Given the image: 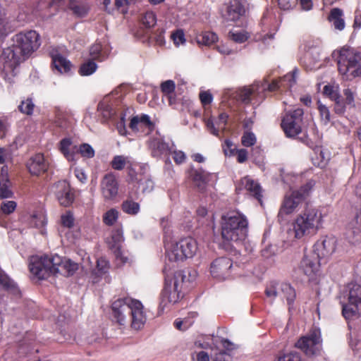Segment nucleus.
Wrapping results in <instances>:
<instances>
[{
	"label": "nucleus",
	"mask_w": 361,
	"mask_h": 361,
	"mask_svg": "<svg viewBox=\"0 0 361 361\" xmlns=\"http://www.w3.org/2000/svg\"><path fill=\"white\" fill-rule=\"evenodd\" d=\"M274 361H302V358L300 353L295 350L280 351Z\"/></svg>",
	"instance_id": "a19ab883"
},
{
	"label": "nucleus",
	"mask_w": 361,
	"mask_h": 361,
	"mask_svg": "<svg viewBox=\"0 0 361 361\" xmlns=\"http://www.w3.org/2000/svg\"><path fill=\"white\" fill-rule=\"evenodd\" d=\"M240 185L244 188L250 196L262 202V189L258 182L247 176L240 179Z\"/></svg>",
	"instance_id": "393cba45"
},
{
	"label": "nucleus",
	"mask_w": 361,
	"mask_h": 361,
	"mask_svg": "<svg viewBox=\"0 0 361 361\" xmlns=\"http://www.w3.org/2000/svg\"><path fill=\"white\" fill-rule=\"evenodd\" d=\"M59 149L68 161H75V156L77 146L73 145L71 138L65 137L62 139L59 142Z\"/></svg>",
	"instance_id": "c85d7f7f"
},
{
	"label": "nucleus",
	"mask_w": 361,
	"mask_h": 361,
	"mask_svg": "<svg viewBox=\"0 0 361 361\" xmlns=\"http://www.w3.org/2000/svg\"><path fill=\"white\" fill-rule=\"evenodd\" d=\"M322 221V214L315 208H307L293 223L295 237L300 239L316 233Z\"/></svg>",
	"instance_id": "39448f33"
},
{
	"label": "nucleus",
	"mask_w": 361,
	"mask_h": 361,
	"mask_svg": "<svg viewBox=\"0 0 361 361\" xmlns=\"http://www.w3.org/2000/svg\"><path fill=\"white\" fill-rule=\"evenodd\" d=\"M298 4V0H278L279 7L283 11L293 9Z\"/></svg>",
	"instance_id": "680f3d73"
},
{
	"label": "nucleus",
	"mask_w": 361,
	"mask_h": 361,
	"mask_svg": "<svg viewBox=\"0 0 361 361\" xmlns=\"http://www.w3.org/2000/svg\"><path fill=\"white\" fill-rule=\"evenodd\" d=\"M109 269V262L104 257H99L97 260L96 274L100 276L106 272Z\"/></svg>",
	"instance_id": "603ef678"
},
{
	"label": "nucleus",
	"mask_w": 361,
	"mask_h": 361,
	"mask_svg": "<svg viewBox=\"0 0 361 361\" xmlns=\"http://www.w3.org/2000/svg\"><path fill=\"white\" fill-rule=\"evenodd\" d=\"M257 142V137L254 133L250 130H245L241 137V144L245 147L254 146Z\"/></svg>",
	"instance_id": "09e8293b"
},
{
	"label": "nucleus",
	"mask_w": 361,
	"mask_h": 361,
	"mask_svg": "<svg viewBox=\"0 0 361 361\" xmlns=\"http://www.w3.org/2000/svg\"><path fill=\"white\" fill-rule=\"evenodd\" d=\"M245 13L243 4L239 0H231L223 13V17L228 21H236Z\"/></svg>",
	"instance_id": "5701e85b"
},
{
	"label": "nucleus",
	"mask_w": 361,
	"mask_h": 361,
	"mask_svg": "<svg viewBox=\"0 0 361 361\" xmlns=\"http://www.w3.org/2000/svg\"><path fill=\"white\" fill-rule=\"evenodd\" d=\"M35 105L32 101V99L27 97L26 99L22 100L20 104L18 105V111L25 115L31 116L33 114Z\"/></svg>",
	"instance_id": "c03bdc74"
},
{
	"label": "nucleus",
	"mask_w": 361,
	"mask_h": 361,
	"mask_svg": "<svg viewBox=\"0 0 361 361\" xmlns=\"http://www.w3.org/2000/svg\"><path fill=\"white\" fill-rule=\"evenodd\" d=\"M336 238L333 236H324L314 245L312 252L321 259L329 257L336 250Z\"/></svg>",
	"instance_id": "dca6fc26"
},
{
	"label": "nucleus",
	"mask_w": 361,
	"mask_h": 361,
	"mask_svg": "<svg viewBox=\"0 0 361 361\" xmlns=\"http://www.w3.org/2000/svg\"><path fill=\"white\" fill-rule=\"evenodd\" d=\"M137 183H139L140 185L142 186V191L144 193L149 192L154 188V182L150 178L147 176H144L143 178L139 180V182Z\"/></svg>",
	"instance_id": "4d7b16f0"
},
{
	"label": "nucleus",
	"mask_w": 361,
	"mask_h": 361,
	"mask_svg": "<svg viewBox=\"0 0 361 361\" xmlns=\"http://www.w3.org/2000/svg\"><path fill=\"white\" fill-rule=\"evenodd\" d=\"M340 74L345 80L361 77V54L350 47L340 49Z\"/></svg>",
	"instance_id": "423d86ee"
},
{
	"label": "nucleus",
	"mask_w": 361,
	"mask_h": 361,
	"mask_svg": "<svg viewBox=\"0 0 361 361\" xmlns=\"http://www.w3.org/2000/svg\"><path fill=\"white\" fill-rule=\"evenodd\" d=\"M11 183L7 175H1L0 178V199L11 197Z\"/></svg>",
	"instance_id": "37998d69"
},
{
	"label": "nucleus",
	"mask_w": 361,
	"mask_h": 361,
	"mask_svg": "<svg viewBox=\"0 0 361 361\" xmlns=\"http://www.w3.org/2000/svg\"><path fill=\"white\" fill-rule=\"evenodd\" d=\"M295 72L293 71L292 73H288L279 80H274L271 83L263 82L261 85H257V87H264L263 94L267 96V92H274L276 91L281 86H285L283 82H288V83L286 85L288 87H291L295 82Z\"/></svg>",
	"instance_id": "b1692460"
},
{
	"label": "nucleus",
	"mask_w": 361,
	"mask_h": 361,
	"mask_svg": "<svg viewBox=\"0 0 361 361\" xmlns=\"http://www.w3.org/2000/svg\"><path fill=\"white\" fill-rule=\"evenodd\" d=\"M220 228L224 241H243L247 235L248 220L238 210L228 211L221 216Z\"/></svg>",
	"instance_id": "7ed1b4c3"
},
{
	"label": "nucleus",
	"mask_w": 361,
	"mask_h": 361,
	"mask_svg": "<svg viewBox=\"0 0 361 361\" xmlns=\"http://www.w3.org/2000/svg\"><path fill=\"white\" fill-rule=\"evenodd\" d=\"M118 182L114 173H106L100 182V190L104 200H114L118 195Z\"/></svg>",
	"instance_id": "4468645a"
},
{
	"label": "nucleus",
	"mask_w": 361,
	"mask_h": 361,
	"mask_svg": "<svg viewBox=\"0 0 361 361\" xmlns=\"http://www.w3.org/2000/svg\"><path fill=\"white\" fill-rule=\"evenodd\" d=\"M26 166L32 175L39 176L47 171L49 163L45 159L43 154L37 153L30 158Z\"/></svg>",
	"instance_id": "4be33fe9"
},
{
	"label": "nucleus",
	"mask_w": 361,
	"mask_h": 361,
	"mask_svg": "<svg viewBox=\"0 0 361 361\" xmlns=\"http://www.w3.org/2000/svg\"><path fill=\"white\" fill-rule=\"evenodd\" d=\"M74 217L73 214L71 212H67L66 214H63L61 217V225L63 227H66L71 228L74 225Z\"/></svg>",
	"instance_id": "052dcab7"
},
{
	"label": "nucleus",
	"mask_w": 361,
	"mask_h": 361,
	"mask_svg": "<svg viewBox=\"0 0 361 361\" xmlns=\"http://www.w3.org/2000/svg\"><path fill=\"white\" fill-rule=\"evenodd\" d=\"M185 279L186 275L181 270L176 271L173 278L165 276L164 286L160 295L159 308L163 310L169 305L178 302L183 297L182 286Z\"/></svg>",
	"instance_id": "20e7f679"
},
{
	"label": "nucleus",
	"mask_w": 361,
	"mask_h": 361,
	"mask_svg": "<svg viewBox=\"0 0 361 361\" xmlns=\"http://www.w3.org/2000/svg\"><path fill=\"white\" fill-rule=\"evenodd\" d=\"M324 94L329 97L335 104H338V93L334 90V87L329 85H325L323 90Z\"/></svg>",
	"instance_id": "bf43d9fd"
},
{
	"label": "nucleus",
	"mask_w": 361,
	"mask_h": 361,
	"mask_svg": "<svg viewBox=\"0 0 361 361\" xmlns=\"http://www.w3.org/2000/svg\"><path fill=\"white\" fill-rule=\"evenodd\" d=\"M199 96L201 103L204 106L209 105L212 102L213 97L209 91L201 92Z\"/></svg>",
	"instance_id": "338daca9"
},
{
	"label": "nucleus",
	"mask_w": 361,
	"mask_h": 361,
	"mask_svg": "<svg viewBox=\"0 0 361 361\" xmlns=\"http://www.w3.org/2000/svg\"><path fill=\"white\" fill-rule=\"evenodd\" d=\"M53 67L61 73H66L71 71V63L61 54L52 56Z\"/></svg>",
	"instance_id": "473e14b6"
},
{
	"label": "nucleus",
	"mask_w": 361,
	"mask_h": 361,
	"mask_svg": "<svg viewBox=\"0 0 361 361\" xmlns=\"http://www.w3.org/2000/svg\"><path fill=\"white\" fill-rule=\"evenodd\" d=\"M68 8L78 17L85 16L90 10V6L87 3L78 2L75 0H71L68 4Z\"/></svg>",
	"instance_id": "e433bc0d"
},
{
	"label": "nucleus",
	"mask_w": 361,
	"mask_h": 361,
	"mask_svg": "<svg viewBox=\"0 0 361 361\" xmlns=\"http://www.w3.org/2000/svg\"><path fill=\"white\" fill-rule=\"evenodd\" d=\"M118 212L116 209H111L103 215V222L107 226H113L118 219Z\"/></svg>",
	"instance_id": "8fccbe9b"
},
{
	"label": "nucleus",
	"mask_w": 361,
	"mask_h": 361,
	"mask_svg": "<svg viewBox=\"0 0 361 361\" xmlns=\"http://www.w3.org/2000/svg\"><path fill=\"white\" fill-rule=\"evenodd\" d=\"M210 357L212 361H230L231 360L229 353L219 348L212 349Z\"/></svg>",
	"instance_id": "a18cd8bd"
},
{
	"label": "nucleus",
	"mask_w": 361,
	"mask_h": 361,
	"mask_svg": "<svg viewBox=\"0 0 361 361\" xmlns=\"http://www.w3.org/2000/svg\"><path fill=\"white\" fill-rule=\"evenodd\" d=\"M123 230L120 227L115 228L111 231V238L108 241L109 247L114 255L121 254V246L123 242Z\"/></svg>",
	"instance_id": "cd10ccee"
},
{
	"label": "nucleus",
	"mask_w": 361,
	"mask_h": 361,
	"mask_svg": "<svg viewBox=\"0 0 361 361\" xmlns=\"http://www.w3.org/2000/svg\"><path fill=\"white\" fill-rule=\"evenodd\" d=\"M280 289L286 298L289 310L293 307L295 300L296 298L295 290L289 283H282L280 285Z\"/></svg>",
	"instance_id": "c9c22d12"
},
{
	"label": "nucleus",
	"mask_w": 361,
	"mask_h": 361,
	"mask_svg": "<svg viewBox=\"0 0 361 361\" xmlns=\"http://www.w3.org/2000/svg\"><path fill=\"white\" fill-rule=\"evenodd\" d=\"M328 20L333 22L335 29H338V8H334L328 16Z\"/></svg>",
	"instance_id": "69168bd1"
},
{
	"label": "nucleus",
	"mask_w": 361,
	"mask_h": 361,
	"mask_svg": "<svg viewBox=\"0 0 361 361\" xmlns=\"http://www.w3.org/2000/svg\"><path fill=\"white\" fill-rule=\"evenodd\" d=\"M197 241L191 237L181 238L177 242L169 252L170 261H183L188 258H192L197 252Z\"/></svg>",
	"instance_id": "9d476101"
},
{
	"label": "nucleus",
	"mask_w": 361,
	"mask_h": 361,
	"mask_svg": "<svg viewBox=\"0 0 361 361\" xmlns=\"http://www.w3.org/2000/svg\"><path fill=\"white\" fill-rule=\"evenodd\" d=\"M121 207L124 213L131 216L137 215L140 210V204L135 202L130 194L128 195L127 199L122 202Z\"/></svg>",
	"instance_id": "72a5a7b5"
},
{
	"label": "nucleus",
	"mask_w": 361,
	"mask_h": 361,
	"mask_svg": "<svg viewBox=\"0 0 361 361\" xmlns=\"http://www.w3.org/2000/svg\"><path fill=\"white\" fill-rule=\"evenodd\" d=\"M299 140L313 149L311 160L315 166L323 168L326 165L329 158L325 156V153L323 152L321 147L317 146L308 135L305 134L301 136V137H299Z\"/></svg>",
	"instance_id": "6ab92c4d"
},
{
	"label": "nucleus",
	"mask_w": 361,
	"mask_h": 361,
	"mask_svg": "<svg viewBox=\"0 0 361 361\" xmlns=\"http://www.w3.org/2000/svg\"><path fill=\"white\" fill-rule=\"evenodd\" d=\"M277 286L278 283L275 281H271L267 285L264 291L267 297L274 299L277 296Z\"/></svg>",
	"instance_id": "e2e57ef3"
},
{
	"label": "nucleus",
	"mask_w": 361,
	"mask_h": 361,
	"mask_svg": "<svg viewBox=\"0 0 361 361\" xmlns=\"http://www.w3.org/2000/svg\"><path fill=\"white\" fill-rule=\"evenodd\" d=\"M161 91L164 95L173 94L175 92L176 84L173 80H168L161 84Z\"/></svg>",
	"instance_id": "5fc2aeb1"
},
{
	"label": "nucleus",
	"mask_w": 361,
	"mask_h": 361,
	"mask_svg": "<svg viewBox=\"0 0 361 361\" xmlns=\"http://www.w3.org/2000/svg\"><path fill=\"white\" fill-rule=\"evenodd\" d=\"M228 120V115L226 113H221L216 119L212 116L204 118L203 121L207 130L213 135L220 137L219 130H224Z\"/></svg>",
	"instance_id": "412c9836"
},
{
	"label": "nucleus",
	"mask_w": 361,
	"mask_h": 361,
	"mask_svg": "<svg viewBox=\"0 0 361 361\" xmlns=\"http://www.w3.org/2000/svg\"><path fill=\"white\" fill-rule=\"evenodd\" d=\"M342 314L347 320L358 318L361 314V302L348 300L347 304L343 305Z\"/></svg>",
	"instance_id": "7c9ffc66"
},
{
	"label": "nucleus",
	"mask_w": 361,
	"mask_h": 361,
	"mask_svg": "<svg viewBox=\"0 0 361 361\" xmlns=\"http://www.w3.org/2000/svg\"><path fill=\"white\" fill-rule=\"evenodd\" d=\"M13 44L3 50L4 78L9 83L14 82V78L19 65L28 59L41 45L40 36L35 30H28L16 34Z\"/></svg>",
	"instance_id": "f257e3e1"
},
{
	"label": "nucleus",
	"mask_w": 361,
	"mask_h": 361,
	"mask_svg": "<svg viewBox=\"0 0 361 361\" xmlns=\"http://www.w3.org/2000/svg\"><path fill=\"white\" fill-rule=\"evenodd\" d=\"M222 149L225 156L231 157L235 154L236 147L230 139H226L222 144Z\"/></svg>",
	"instance_id": "864d4df0"
},
{
	"label": "nucleus",
	"mask_w": 361,
	"mask_h": 361,
	"mask_svg": "<svg viewBox=\"0 0 361 361\" xmlns=\"http://www.w3.org/2000/svg\"><path fill=\"white\" fill-rule=\"evenodd\" d=\"M17 207L15 201H4L1 204V210L5 214H10L13 213Z\"/></svg>",
	"instance_id": "13d9d810"
},
{
	"label": "nucleus",
	"mask_w": 361,
	"mask_h": 361,
	"mask_svg": "<svg viewBox=\"0 0 361 361\" xmlns=\"http://www.w3.org/2000/svg\"><path fill=\"white\" fill-rule=\"evenodd\" d=\"M97 68V65L93 60H88L87 61L83 63L79 69V73L81 75H90L92 74Z\"/></svg>",
	"instance_id": "49530a36"
},
{
	"label": "nucleus",
	"mask_w": 361,
	"mask_h": 361,
	"mask_svg": "<svg viewBox=\"0 0 361 361\" xmlns=\"http://www.w3.org/2000/svg\"><path fill=\"white\" fill-rule=\"evenodd\" d=\"M53 274H59L64 276L73 275L78 269V264L70 259H63L58 255H52Z\"/></svg>",
	"instance_id": "a211bd4d"
},
{
	"label": "nucleus",
	"mask_w": 361,
	"mask_h": 361,
	"mask_svg": "<svg viewBox=\"0 0 361 361\" xmlns=\"http://www.w3.org/2000/svg\"><path fill=\"white\" fill-rule=\"evenodd\" d=\"M52 256H32L30 259L29 269L38 279H46L53 274Z\"/></svg>",
	"instance_id": "9b49d317"
},
{
	"label": "nucleus",
	"mask_w": 361,
	"mask_h": 361,
	"mask_svg": "<svg viewBox=\"0 0 361 361\" xmlns=\"http://www.w3.org/2000/svg\"><path fill=\"white\" fill-rule=\"evenodd\" d=\"M346 239L352 244L361 242V209L356 210L350 219L345 233Z\"/></svg>",
	"instance_id": "2eb2a0df"
},
{
	"label": "nucleus",
	"mask_w": 361,
	"mask_h": 361,
	"mask_svg": "<svg viewBox=\"0 0 361 361\" xmlns=\"http://www.w3.org/2000/svg\"><path fill=\"white\" fill-rule=\"evenodd\" d=\"M141 23L147 28L154 27L157 23L156 14L151 11L145 12L141 18Z\"/></svg>",
	"instance_id": "de8ad7c7"
},
{
	"label": "nucleus",
	"mask_w": 361,
	"mask_h": 361,
	"mask_svg": "<svg viewBox=\"0 0 361 361\" xmlns=\"http://www.w3.org/2000/svg\"><path fill=\"white\" fill-rule=\"evenodd\" d=\"M76 153H80L82 157L87 159H91L94 157L95 152L92 147L87 144L83 143L79 146V147L76 149Z\"/></svg>",
	"instance_id": "3c124183"
},
{
	"label": "nucleus",
	"mask_w": 361,
	"mask_h": 361,
	"mask_svg": "<svg viewBox=\"0 0 361 361\" xmlns=\"http://www.w3.org/2000/svg\"><path fill=\"white\" fill-rule=\"evenodd\" d=\"M0 290H3L16 298L21 297V291L18 284L1 271H0Z\"/></svg>",
	"instance_id": "a878e982"
},
{
	"label": "nucleus",
	"mask_w": 361,
	"mask_h": 361,
	"mask_svg": "<svg viewBox=\"0 0 361 361\" xmlns=\"http://www.w3.org/2000/svg\"><path fill=\"white\" fill-rule=\"evenodd\" d=\"M318 110L321 116L322 121L325 125L329 123L331 121V114L329 109L324 104L318 102Z\"/></svg>",
	"instance_id": "6e6d98bb"
},
{
	"label": "nucleus",
	"mask_w": 361,
	"mask_h": 361,
	"mask_svg": "<svg viewBox=\"0 0 361 361\" xmlns=\"http://www.w3.org/2000/svg\"><path fill=\"white\" fill-rule=\"evenodd\" d=\"M321 260L313 252L305 255L299 264L298 271L305 275L309 281H312L319 271Z\"/></svg>",
	"instance_id": "ddd939ff"
},
{
	"label": "nucleus",
	"mask_w": 361,
	"mask_h": 361,
	"mask_svg": "<svg viewBox=\"0 0 361 361\" xmlns=\"http://www.w3.org/2000/svg\"><path fill=\"white\" fill-rule=\"evenodd\" d=\"M348 298V300L355 302H361V286L355 283H350L343 292Z\"/></svg>",
	"instance_id": "f704fd0d"
},
{
	"label": "nucleus",
	"mask_w": 361,
	"mask_h": 361,
	"mask_svg": "<svg viewBox=\"0 0 361 361\" xmlns=\"http://www.w3.org/2000/svg\"><path fill=\"white\" fill-rule=\"evenodd\" d=\"M97 110L106 121L111 119L116 114L115 109L106 99H103L98 104Z\"/></svg>",
	"instance_id": "4c0bfd02"
},
{
	"label": "nucleus",
	"mask_w": 361,
	"mask_h": 361,
	"mask_svg": "<svg viewBox=\"0 0 361 361\" xmlns=\"http://www.w3.org/2000/svg\"><path fill=\"white\" fill-rule=\"evenodd\" d=\"M129 128L135 133L140 132L145 135H149L154 131L155 125L148 115L141 114L135 116L130 119Z\"/></svg>",
	"instance_id": "aec40b11"
},
{
	"label": "nucleus",
	"mask_w": 361,
	"mask_h": 361,
	"mask_svg": "<svg viewBox=\"0 0 361 361\" xmlns=\"http://www.w3.org/2000/svg\"><path fill=\"white\" fill-rule=\"evenodd\" d=\"M231 37L232 40L238 43L245 42L247 39V36L245 33L239 32H232L231 34Z\"/></svg>",
	"instance_id": "774afa93"
},
{
	"label": "nucleus",
	"mask_w": 361,
	"mask_h": 361,
	"mask_svg": "<svg viewBox=\"0 0 361 361\" xmlns=\"http://www.w3.org/2000/svg\"><path fill=\"white\" fill-rule=\"evenodd\" d=\"M315 185L314 180H308L298 190L286 195L281 205L279 215H288L294 212L310 196Z\"/></svg>",
	"instance_id": "0eeeda50"
},
{
	"label": "nucleus",
	"mask_w": 361,
	"mask_h": 361,
	"mask_svg": "<svg viewBox=\"0 0 361 361\" xmlns=\"http://www.w3.org/2000/svg\"><path fill=\"white\" fill-rule=\"evenodd\" d=\"M295 346L300 349L308 357L319 355L322 348L320 329L313 326L307 335L298 339Z\"/></svg>",
	"instance_id": "1a4fd4ad"
},
{
	"label": "nucleus",
	"mask_w": 361,
	"mask_h": 361,
	"mask_svg": "<svg viewBox=\"0 0 361 361\" xmlns=\"http://www.w3.org/2000/svg\"><path fill=\"white\" fill-rule=\"evenodd\" d=\"M90 56L91 60L102 61L107 57V54L102 49V45L100 43H95L90 48Z\"/></svg>",
	"instance_id": "79ce46f5"
},
{
	"label": "nucleus",
	"mask_w": 361,
	"mask_h": 361,
	"mask_svg": "<svg viewBox=\"0 0 361 361\" xmlns=\"http://www.w3.org/2000/svg\"><path fill=\"white\" fill-rule=\"evenodd\" d=\"M233 266L232 260L228 257H219L214 259L210 266V272L214 278L224 280L230 276Z\"/></svg>",
	"instance_id": "f3484780"
},
{
	"label": "nucleus",
	"mask_w": 361,
	"mask_h": 361,
	"mask_svg": "<svg viewBox=\"0 0 361 361\" xmlns=\"http://www.w3.org/2000/svg\"><path fill=\"white\" fill-rule=\"evenodd\" d=\"M304 111L298 108L286 112L282 118L281 127L285 135L289 138H296L302 131Z\"/></svg>",
	"instance_id": "6e6552de"
},
{
	"label": "nucleus",
	"mask_w": 361,
	"mask_h": 361,
	"mask_svg": "<svg viewBox=\"0 0 361 361\" xmlns=\"http://www.w3.org/2000/svg\"><path fill=\"white\" fill-rule=\"evenodd\" d=\"M113 317L119 325L127 322L130 317L131 327L135 330L141 329L146 322L142 302L130 297L118 298L111 304Z\"/></svg>",
	"instance_id": "f03ea898"
},
{
	"label": "nucleus",
	"mask_w": 361,
	"mask_h": 361,
	"mask_svg": "<svg viewBox=\"0 0 361 361\" xmlns=\"http://www.w3.org/2000/svg\"><path fill=\"white\" fill-rule=\"evenodd\" d=\"M171 38L175 44L179 45L185 42V35L182 30H177L171 35Z\"/></svg>",
	"instance_id": "0e129e2a"
},
{
	"label": "nucleus",
	"mask_w": 361,
	"mask_h": 361,
	"mask_svg": "<svg viewBox=\"0 0 361 361\" xmlns=\"http://www.w3.org/2000/svg\"><path fill=\"white\" fill-rule=\"evenodd\" d=\"M132 161L130 157H126L124 155H116L112 158V160L110 162L111 167L116 171H122L126 167L130 166Z\"/></svg>",
	"instance_id": "58836bf2"
},
{
	"label": "nucleus",
	"mask_w": 361,
	"mask_h": 361,
	"mask_svg": "<svg viewBox=\"0 0 361 361\" xmlns=\"http://www.w3.org/2000/svg\"><path fill=\"white\" fill-rule=\"evenodd\" d=\"M56 196L61 205L63 207L71 206L75 200V194L70 185L63 183L61 189L57 192Z\"/></svg>",
	"instance_id": "bb28decb"
},
{
	"label": "nucleus",
	"mask_w": 361,
	"mask_h": 361,
	"mask_svg": "<svg viewBox=\"0 0 361 361\" xmlns=\"http://www.w3.org/2000/svg\"><path fill=\"white\" fill-rule=\"evenodd\" d=\"M196 41L200 45L210 46L218 41V36L213 32L205 31L196 36Z\"/></svg>",
	"instance_id": "ea45409f"
},
{
	"label": "nucleus",
	"mask_w": 361,
	"mask_h": 361,
	"mask_svg": "<svg viewBox=\"0 0 361 361\" xmlns=\"http://www.w3.org/2000/svg\"><path fill=\"white\" fill-rule=\"evenodd\" d=\"M264 90V87H257V85L243 87L237 91V97L245 104H258L266 98V95L263 94Z\"/></svg>",
	"instance_id": "f8f14e48"
},
{
	"label": "nucleus",
	"mask_w": 361,
	"mask_h": 361,
	"mask_svg": "<svg viewBox=\"0 0 361 361\" xmlns=\"http://www.w3.org/2000/svg\"><path fill=\"white\" fill-rule=\"evenodd\" d=\"M319 52L316 49L307 51L302 59L301 63L307 71H311L318 68L317 63L319 62Z\"/></svg>",
	"instance_id": "2f4dec72"
},
{
	"label": "nucleus",
	"mask_w": 361,
	"mask_h": 361,
	"mask_svg": "<svg viewBox=\"0 0 361 361\" xmlns=\"http://www.w3.org/2000/svg\"><path fill=\"white\" fill-rule=\"evenodd\" d=\"M192 180L199 191H204L209 181V174L202 169H192L190 172Z\"/></svg>",
	"instance_id": "c756f323"
}]
</instances>
